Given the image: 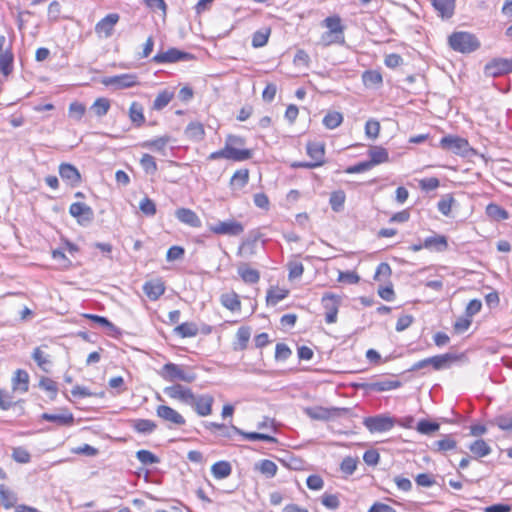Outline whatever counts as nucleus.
<instances>
[{
  "label": "nucleus",
  "instance_id": "36",
  "mask_svg": "<svg viewBox=\"0 0 512 512\" xmlns=\"http://www.w3.org/2000/svg\"><path fill=\"white\" fill-rule=\"evenodd\" d=\"M129 118L136 126H141L145 122L143 106L138 102H132L129 108Z\"/></svg>",
  "mask_w": 512,
  "mask_h": 512
},
{
  "label": "nucleus",
  "instance_id": "25",
  "mask_svg": "<svg viewBox=\"0 0 512 512\" xmlns=\"http://www.w3.org/2000/svg\"><path fill=\"white\" fill-rule=\"evenodd\" d=\"M14 55L11 49H6L0 54V72L5 76H9L13 71Z\"/></svg>",
  "mask_w": 512,
  "mask_h": 512
},
{
  "label": "nucleus",
  "instance_id": "34",
  "mask_svg": "<svg viewBox=\"0 0 512 512\" xmlns=\"http://www.w3.org/2000/svg\"><path fill=\"white\" fill-rule=\"evenodd\" d=\"M362 80L364 85L369 88L380 86L383 82L382 75L377 70L365 71L362 75Z\"/></svg>",
  "mask_w": 512,
  "mask_h": 512
},
{
  "label": "nucleus",
  "instance_id": "20",
  "mask_svg": "<svg viewBox=\"0 0 512 512\" xmlns=\"http://www.w3.org/2000/svg\"><path fill=\"white\" fill-rule=\"evenodd\" d=\"M12 388L14 391L25 393L29 388V375L25 370L18 369L12 378Z\"/></svg>",
  "mask_w": 512,
  "mask_h": 512
},
{
  "label": "nucleus",
  "instance_id": "59",
  "mask_svg": "<svg viewBox=\"0 0 512 512\" xmlns=\"http://www.w3.org/2000/svg\"><path fill=\"white\" fill-rule=\"evenodd\" d=\"M12 458L16 462L24 464V463H28L30 461L31 456L26 449H24L22 447H17V448L13 449Z\"/></svg>",
  "mask_w": 512,
  "mask_h": 512
},
{
  "label": "nucleus",
  "instance_id": "38",
  "mask_svg": "<svg viewBox=\"0 0 512 512\" xmlns=\"http://www.w3.org/2000/svg\"><path fill=\"white\" fill-rule=\"evenodd\" d=\"M174 97V92L169 90H163L158 93L156 96L154 102H153V109L154 110H162L164 107H166L170 101Z\"/></svg>",
  "mask_w": 512,
  "mask_h": 512
},
{
  "label": "nucleus",
  "instance_id": "15",
  "mask_svg": "<svg viewBox=\"0 0 512 512\" xmlns=\"http://www.w3.org/2000/svg\"><path fill=\"white\" fill-rule=\"evenodd\" d=\"M156 414L164 421L178 426H182L186 423L184 417L179 412L167 405H159L156 409Z\"/></svg>",
  "mask_w": 512,
  "mask_h": 512
},
{
  "label": "nucleus",
  "instance_id": "42",
  "mask_svg": "<svg viewBox=\"0 0 512 512\" xmlns=\"http://www.w3.org/2000/svg\"><path fill=\"white\" fill-rule=\"evenodd\" d=\"M343 122V115L337 111L328 112L323 118V125L327 129H335Z\"/></svg>",
  "mask_w": 512,
  "mask_h": 512
},
{
  "label": "nucleus",
  "instance_id": "3",
  "mask_svg": "<svg viewBox=\"0 0 512 512\" xmlns=\"http://www.w3.org/2000/svg\"><path fill=\"white\" fill-rule=\"evenodd\" d=\"M363 424L371 433H382L391 430L395 420L389 416L377 415L365 418Z\"/></svg>",
  "mask_w": 512,
  "mask_h": 512
},
{
  "label": "nucleus",
  "instance_id": "32",
  "mask_svg": "<svg viewBox=\"0 0 512 512\" xmlns=\"http://www.w3.org/2000/svg\"><path fill=\"white\" fill-rule=\"evenodd\" d=\"M304 413L313 420H327L331 416L330 410L321 406L306 407Z\"/></svg>",
  "mask_w": 512,
  "mask_h": 512
},
{
  "label": "nucleus",
  "instance_id": "1",
  "mask_svg": "<svg viewBox=\"0 0 512 512\" xmlns=\"http://www.w3.org/2000/svg\"><path fill=\"white\" fill-rule=\"evenodd\" d=\"M450 47L460 53H471L480 47V42L475 35L459 31L452 33L448 38Z\"/></svg>",
  "mask_w": 512,
  "mask_h": 512
},
{
  "label": "nucleus",
  "instance_id": "43",
  "mask_svg": "<svg viewBox=\"0 0 512 512\" xmlns=\"http://www.w3.org/2000/svg\"><path fill=\"white\" fill-rule=\"evenodd\" d=\"M323 25L330 31L331 33L336 34L337 36H343V27L341 25V19L339 16H330L327 17L323 21Z\"/></svg>",
  "mask_w": 512,
  "mask_h": 512
},
{
  "label": "nucleus",
  "instance_id": "10",
  "mask_svg": "<svg viewBox=\"0 0 512 512\" xmlns=\"http://www.w3.org/2000/svg\"><path fill=\"white\" fill-rule=\"evenodd\" d=\"M119 21L117 13H110L95 25V32L100 38H109L114 32V27Z\"/></svg>",
  "mask_w": 512,
  "mask_h": 512
},
{
  "label": "nucleus",
  "instance_id": "31",
  "mask_svg": "<svg viewBox=\"0 0 512 512\" xmlns=\"http://www.w3.org/2000/svg\"><path fill=\"white\" fill-rule=\"evenodd\" d=\"M307 154L314 160V162H319L321 166L323 164L325 154L324 144L309 142L307 144Z\"/></svg>",
  "mask_w": 512,
  "mask_h": 512
},
{
  "label": "nucleus",
  "instance_id": "17",
  "mask_svg": "<svg viewBox=\"0 0 512 512\" xmlns=\"http://www.w3.org/2000/svg\"><path fill=\"white\" fill-rule=\"evenodd\" d=\"M175 217L181 222L188 226L198 228L201 226V220L199 216L191 209L179 208L175 211Z\"/></svg>",
  "mask_w": 512,
  "mask_h": 512
},
{
  "label": "nucleus",
  "instance_id": "49",
  "mask_svg": "<svg viewBox=\"0 0 512 512\" xmlns=\"http://www.w3.org/2000/svg\"><path fill=\"white\" fill-rule=\"evenodd\" d=\"M140 165L148 174H155L158 167L153 156L150 154H143L140 159Z\"/></svg>",
  "mask_w": 512,
  "mask_h": 512
},
{
  "label": "nucleus",
  "instance_id": "27",
  "mask_svg": "<svg viewBox=\"0 0 512 512\" xmlns=\"http://www.w3.org/2000/svg\"><path fill=\"white\" fill-rule=\"evenodd\" d=\"M248 181H249V171H248V169H239L231 177V179H230V187L233 190H240L244 186H246Z\"/></svg>",
  "mask_w": 512,
  "mask_h": 512
},
{
  "label": "nucleus",
  "instance_id": "24",
  "mask_svg": "<svg viewBox=\"0 0 512 512\" xmlns=\"http://www.w3.org/2000/svg\"><path fill=\"white\" fill-rule=\"evenodd\" d=\"M368 155L370 157L369 161L373 167L382 163H386L389 160L388 151L381 146H373L370 148Z\"/></svg>",
  "mask_w": 512,
  "mask_h": 512
},
{
  "label": "nucleus",
  "instance_id": "30",
  "mask_svg": "<svg viewBox=\"0 0 512 512\" xmlns=\"http://www.w3.org/2000/svg\"><path fill=\"white\" fill-rule=\"evenodd\" d=\"M174 333L182 338L195 337L198 334V327L193 322H184L174 328Z\"/></svg>",
  "mask_w": 512,
  "mask_h": 512
},
{
  "label": "nucleus",
  "instance_id": "8",
  "mask_svg": "<svg viewBox=\"0 0 512 512\" xmlns=\"http://www.w3.org/2000/svg\"><path fill=\"white\" fill-rule=\"evenodd\" d=\"M214 403V398L209 394L202 395H193V401L190 402L189 406H191L194 411L200 417L209 416L212 413V406Z\"/></svg>",
  "mask_w": 512,
  "mask_h": 512
},
{
  "label": "nucleus",
  "instance_id": "56",
  "mask_svg": "<svg viewBox=\"0 0 512 512\" xmlns=\"http://www.w3.org/2000/svg\"><path fill=\"white\" fill-rule=\"evenodd\" d=\"M380 133V123L370 119L365 124V134L368 138L376 139Z\"/></svg>",
  "mask_w": 512,
  "mask_h": 512
},
{
  "label": "nucleus",
  "instance_id": "21",
  "mask_svg": "<svg viewBox=\"0 0 512 512\" xmlns=\"http://www.w3.org/2000/svg\"><path fill=\"white\" fill-rule=\"evenodd\" d=\"M220 303L226 309H228L232 312L240 311V309H241V302H240L239 296L234 291L223 293L220 296Z\"/></svg>",
  "mask_w": 512,
  "mask_h": 512
},
{
  "label": "nucleus",
  "instance_id": "33",
  "mask_svg": "<svg viewBox=\"0 0 512 512\" xmlns=\"http://www.w3.org/2000/svg\"><path fill=\"white\" fill-rule=\"evenodd\" d=\"M211 472L216 479H224L231 474L232 468L229 462L219 461L212 465Z\"/></svg>",
  "mask_w": 512,
  "mask_h": 512
},
{
  "label": "nucleus",
  "instance_id": "53",
  "mask_svg": "<svg viewBox=\"0 0 512 512\" xmlns=\"http://www.w3.org/2000/svg\"><path fill=\"white\" fill-rule=\"evenodd\" d=\"M39 386L50 393L51 400H54L56 398L58 387L57 383L54 380L47 377H43L39 382Z\"/></svg>",
  "mask_w": 512,
  "mask_h": 512
},
{
  "label": "nucleus",
  "instance_id": "52",
  "mask_svg": "<svg viewBox=\"0 0 512 512\" xmlns=\"http://www.w3.org/2000/svg\"><path fill=\"white\" fill-rule=\"evenodd\" d=\"M32 358L35 360L37 365L44 371H47V367L50 364V360L48 355L41 350V348L37 347L34 349Z\"/></svg>",
  "mask_w": 512,
  "mask_h": 512
},
{
  "label": "nucleus",
  "instance_id": "14",
  "mask_svg": "<svg viewBox=\"0 0 512 512\" xmlns=\"http://www.w3.org/2000/svg\"><path fill=\"white\" fill-rule=\"evenodd\" d=\"M59 175L63 181L72 187L78 186L81 182L80 172L72 164L62 163L59 166Z\"/></svg>",
  "mask_w": 512,
  "mask_h": 512
},
{
  "label": "nucleus",
  "instance_id": "18",
  "mask_svg": "<svg viewBox=\"0 0 512 512\" xmlns=\"http://www.w3.org/2000/svg\"><path fill=\"white\" fill-rule=\"evenodd\" d=\"M434 9L442 18H451L454 14L456 0H431Z\"/></svg>",
  "mask_w": 512,
  "mask_h": 512
},
{
  "label": "nucleus",
  "instance_id": "22",
  "mask_svg": "<svg viewBox=\"0 0 512 512\" xmlns=\"http://www.w3.org/2000/svg\"><path fill=\"white\" fill-rule=\"evenodd\" d=\"M41 418L49 422H54L59 426H69L72 425L74 422L73 414L70 412H65L61 414L43 413L41 415Z\"/></svg>",
  "mask_w": 512,
  "mask_h": 512
},
{
  "label": "nucleus",
  "instance_id": "51",
  "mask_svg": "<svg viewBox=\"0 0 512 512\" xmlns=\"http://www.w3.org/2000/svg\"><path fill=\"white\" fill-rule=\"evenodd\" d=\"M136 458L144 465H152L159 463V458L149 450L137 451Z\"/></svg>",
  "mask_w": 512,
  "mask_h": 512
},
{
  "label": "nucleus",
  "instance_id": "28",
  "mask_svg": "<svg viewBox=\"0 0 512 512\" xmlns=\"http://www.w3.org/2000/svg\"><path fill=\"white\" fill-rule=\"evenodd\" d=\"M430 360V364L435 370H442L448 368L456 360V357L453 354L446 353L430 357Z\"/></svg>",
  "mask_w": 512,
  "mask_h": 512
},
{
  "label": "nucleus",
  "instance_id": "47",
  "mask_svg": "<svg viewBox=\"0 0 512 512\" xmlns=\"http://www.w3.org/2000/svg\"><path fill=\"white\" fill-rule=\"evenodd\" d=\"M251 336V330L249 327H240L236 333L237 346L235 349L243 350L247 347V343Z\"/></svg>",
  "mask_w": 512,
  "mask_h": 512
},
{
  "label": "nucleus",
  "instance_id": "63",
  "mask_svg": "<svg viewBox=\"0 0 512 512\" xmlns=\"http://www.w3.org/2000/svg\"><path fill=\"white\" fill-rule=\"evenodd\" d=\"M292 351L284 343H278L275 348V358L277 360H286L290 357Z\"/></svg>",
  "mask_w": 512,
  "mask_h": 512
},
{
  "label": "nucleus",
  "instance_id": "54",
  "mask_svg": "<svg viewBox=\"0 0 512 512\" xmlns=\"http://www.w3.org/2000/svg\"><path fill=\"white\" fill-rule=\"evenodd\" d=\"M140 211L146 216H154L157 212L156 204L148 197H144L139 203Z\"/></svg>",
  "mask_w": 512,
  "mask_h": 512
},
{
  "label": "nucleus",
  "instance_id": "50",
  "mask_svg": "<svg viewBox=\"0 0 512 512\" xmlns=\"http://www.w3.org/2000/svg\"><path fill=\"white\" fill-rule=\"evenodd\" d=\"M456 445V441L449 436H446L444 439L435 441L433 443L434 450L438 452H446L449 450H453L454 448H456Z\"/></svg>",
  "mask_w": 512,
  "mask_h": 512
},
{
  "label": "nucleus",
  "instance_id": "44",
  "mask_svg": "<svg viewBox=\"0 0 512 512\" xmlns=\"http://www.w3.org/2000/svg\"><path fill=\"white\" fill-rule=\"evenodd\" d=\"M233 429L237 433L241 434L245 439L250 440V441L262 440V441L271 442V443H275L277 441L276 438H274L273 436L267 435V434L258 433V432H244L236 427H233Z\"/></svg>",
  "mask_w": 512,
  "mask_h": 512
},
{
  "label": "nucleus",
  "instance_id": "48",
  "mask_svg": "<svg viewBox=\"0 0 512 512\" xmlns=\"http://www.w3.org/2000/svg\"><path fill=\"white\" fill-rule=\"evenodd\" d=\"M109 108L110 102L106 98H97L91 107V109L98 117L106 115L109 111Z\"/></svg>",
  "mask_w": 512,
  "mask_h": 512
},
{
  "label": "nucleus",
  "instance_id": "29",
  "mask_svg": "<svg viewBox=\"0 0 512 512\" xmlns=\"http://www.w3.org/2000/svg\"><path fill=\"white\" fill-rule=\"evenodd\" d=\"M185 135L193 141H201L205 135L204 127L199 122H191L185 129Z\"/></svg>",
  "mask_w": 512,
  "mask_h": 512
},
{
  "label": "nucleus",
  "instance_id": "13",
  "mask_svg": "<svg viewBox=\"0 0 512 512\" xmlns=\"http://www.w3.org/2000/svg\"><path fill=\"white\" fill-rule=\"evenodd\" d=\"M512 71V61L507 59H494L485 65V74L497 77Z\"/></svg>",
  "mask_w": 512,
  "mask_h": 512
},
{
  "label": "nucleus",
  "instance_id": "9",
  "mask_svg": "<svg viewBox=\"0 0 512 512\" xmlns=\"http://www.w3.org/2000/svg\"><path fill=\"white\" fill-rule=\"evenodd\" d=\"M440 146L455 154H464L469 149V143L466 139L458 136H445L440 140Z\"/></svg>",
  "mask_w": 512,
  "mask_h": 512
},
{
  "label": "nucleus",
  "instance_id": "7",
  "mask_svg": "<svg viewBox=\"0 0 512 512\" xmlns=\"http://www.w3.org/2000/svg\"><path fill=\"white\" fill-rule=\"evenodd\" d=\"M164 394L169 398L177 400L185 405H189L193 401L194 393L189 387L181 384H174L165 387L163 390Z\"/></svg>",
  "mask_w": 512,
  "mask_h": 512
},
{
  "label": "nucleus",
  "instance_id": "39",
  "mask_svg": "<svg viewBox=\"0 0 512 512\" xmlns=\"http://www.w3.org/2000/svg\"><path fill=\"white\" fill-rule=\"evenodd\" d=\"M469 449L475 457H485L491 453L490 446L482 439L471 443Z\"/></svg>",
  "mask_w": 512,
  "mask_h": 512
},
{
  "label": "nucleus",
  "instance_id": "60",
  "mask_svg": "<svg viewBox=\"0 0 512 512\" xmlns=\"http://www.w3.org/2000/svg\"><path fill=\"white\" fill-rule=\"evenodd\" d=\"M454 202V199L452 196L447 195L444 198H442L438 204V210L445 216H448L451 212L452 204Z\"/></svg>",
  "mask_w": 512,
  "mask_h": 512
},
{
  "label": "nucleus",
  "instance_id": "61",
  "mask_svg": "<svg viewBox=\"0 0 512 512\" xmlns=\"http://www.w3.org/2000/svg\"><path fill=\"white\" fill-rule=\"evenodd\" d=\"M400 386L399 381H380L372 384V388L376 391H388L396 389Z\"/></svg>",
  "mask_w": 512,
  "mask_h": 512
},
{
  "label": "nucleus",
  "instance_id": "4",
  "mask_svg": "<svg viewBox=\"0 0 512 512\" xmlns=\"http://www.w3.org/2000/svg\"><path fill=\"white\" fill-rule=\"evenodd\" d=\"M341 298L333 293H325L321 299V303L325 309V321L333 324L337 321V314L340 306Z\"/></svg>",
  "mask_w": 512,
  "mask_h": 512
},
{
  "label": "nucleus",
  "instance_id": "55",
  "mask_svg": "<svg viewBox=\"0 0 512 512\" xmlns=\"http://www.w3.org/2000/svg\"><path fill=\"white\" fill-rule=\"evenodd\" d=\"M417 431L421 434L429 435L439 429V424L427 420H421L417 424Z\"/></svg>",
  "mask_w": 512,
  "mask_h": 512
},
{
  "label": "nucleus",
  "instance_id": "45",
  "mask_svg": "<svg viewBox=\"0 0 512 512\" xmlns=\"http://www.w3.org/2000/svg\"><path fill=\"white\" fill-rule=\"evenodd\" d=\"M256 468L266 477L272 478L277 473V465L271 460H262L256 464Z\"/></svg>",
  "mask_w": 512,
  "mask_h": 512
},
{
  "label": "nucleus",
  "instance_id": "40",
  "mask_svg": "<svg viewBox=\"0 0 512 512\" xmlns=\"http://www.w3.org/2000/svg\"><path fill=\"white\" fill-rule=\"evenodd\" d=\"M288 295V290L278 287L271 288L267 292L266 301L268 305H276Z\"/></svg>",
  "mask_w": 512,
  "mask_h": 512
},
{
  "label": "nucleus",
  "instance_id": "2",
  "mask_svg": "<svg viewBox=\"0 0 512 512\" xmlns=\"http://www.w3.org/2000/svg\"><path fill=\"white\" fill-rule=\"evenodd\" d=\"M161 376L167 381H182L192 383L196 380L197 375L192 369H186L175 363H166L160 372Z\"/></svg>",
  "mask_w": 512,
  "mask_h": 512
},
{
  "label": "nucleus",
  "instance_id": "58",
  "mask_svg": "<svg viewBox=\"0 0 512 512\" xmlns=\"http://www.w3.org/2000/svg\"><path fill=\"white\" fill-rule=\"evenodd\" d=\"M86 108L82 103L73 102L69 105V116L80 120L85 114Z\"/></svg>",
  "mask_w": 512,
  "mask_h": 512
},
{
  "label": "nucleus",
  "instance_id": "37",
  "mask_svg": "<svg viewBox=\"0 0 512 512\" xmlns=\"http://www.w3.org/2000/svg\"><path fill=\"white\" fill-rule=\"evenodd\" d=\"M169 136H161L143 143V147L165 154V148L170 142Z\"/></svg>",
  "mask_w": 512,
  "mask_h": 512
},
{
  "label": "nucleus",
  "instance_id": "35",
  "mask_svg": "<svg viewBox=\"0 0 512 512\" xmlns=\"http://www.w3.org/2000/svg\"><path fill=\"white\" fill-rule=\"evenodd\" d=\"M486 214L495 221L506 220L509 217L508 212L495 203H490L486 206Z\"/></svg>",
  "mask_w": 512,
  "mask_h": 512
},
{
  "label": "nucleus",
  "instance_id": "46",
  "mask_svg": "<svg viewBox=\"0 0 512 512\" xmlns=\"http://www.w3.org/2000/svg\"><path fill=\"white\" fill-rule=\"evenodd\" d=\"M345 199L346 196L342 190L333 192L329 199L332 210L335 212H340L344 207Z\"/></svg>",
  "mask_w": 512,
  "mask_h": 512
},
{
  "label": "nucleus",
  "instance_id": "12",
  "mask_svg": "<svg viewBox=\"0 0 512 512\" xmlns=\"http://www.w3.org/2000/svg\"><path fill=\"white\" fill-rule=\"evenodd\" d=\"M192 56L189 53L182 52L176 48H170L165 52H158L152 60L155 63L163 64V63H175L182 60L191 59Z\"/></svg>",
  "mask_w": 512,
  "mask_h": 512
},
{
  "label": "nucleus",
  "instance_id": "16",
  "mask_svg": "<svg viewBox=\"0 0 512 512\" xmlns=\"http://www.w3.org/2000/svg\"><path fill=\"white\" fill-rule=\"evenodd\" d=\"M143 291L150 300L156 301L165 292L164 282L161 279L147 281L143 285Z\"/></svg>",
  "mask_w": 512,
  "mask_h": 512
},
{
  "label": "nucleus",
  "instance_id": "57",
  "mask_svg": "<svg viewBox=\"0 0 512 512\" xmlns=\"http://www.w3.org/2000/svg\"><path fill=\"white\" fill-rule=\"evenodd\" d=\"M269 34V30L255 32L252 37V46L258 48L266 45Z\"/></svg>",
  "mask_w": 512,
  "mask_h": 512
},
{
  "label": "nucleus",
  "instance_id": "19",
  "mask_svg": "<svg viewBox=\"0 0 512 512\" xmlns=\"http://www.w3.org/2000/svg\"><path fill=\"white\" fill-rule=\"evenodd\" d=\"M129 424L134 431L143 435L151 434L157 428V424L149 419H132Z\"/></svg>",
  "mask_w": 512,
  "mask_h": 512
},
{
  "label": "nucleus",
  "instance_id": "41",
  "mask_svg": "<svg viewBox=\"0 0 512 512\" xmlns=\"http://www.w3.org/2000/svg\"><path fill=\"white\" fill-rule=\"evenodd\" d=\"M238 273L242 280L246 283L255 284L260 279V274L257 270L249 268L247 266H241L238 268Z\"/></svg>",
  "mask_w": 512,
  "mask_h": 512
},
{
  "label": "nucleus",
  "instance_id": "64",
  "mask_svg": "<svg viewBox=\"0 0 512 512\" xmlns=\"http://www.w3.org/2000/svg\"><path fill=\"white\" fill-rule=\"evenodd\" d=\"M306 484L309 489L311 490H321L324 486V481L319 475H310L307 480Z\"/></svg>",
  "mask_w": 512,
  "mask_h": 512
},
{
  "label": "nucleus",
  "instance_id": "11",
  "mask_svg": "<svg viewBox=\"0 0 512 512\" xmlns=\"http://www.w3.org/2000/svg\"><path fill=\"white\" fill-rule=\"evenodd\" d=\"M69 213L76 218L81 225L90 223L94 217L92 208L82 202L72 203L69 208Z\"/></svg>",
  "mask_w": 512,
  "mask_h": 512
},
{
  "label": "nucleus",
  "instance_id": "5",
  "mask_svg": "<svg viewBox=\"0 0 512 512\" xmlns=\"http://www.w3.org/2000/svg\"><path fill=\"white\" fill-rule=\"evenodd\" d=\"M210 231L217 235L238 236L244 231V227L240 222L229 219L211 225Z\"/></svg>",
  "mask_w": 512,
  "mask_h": 512
},
{
  "label": "nucleus",
  "instance_id": "6",
  "mask_svg": "<svg viewBox=\"0 0 512 512\" xmlns=\"http://www.w3.org/2000/svg\"><path fill=\"white\" fill-rule=\"evenodd\" d=\"M102 83L106 86H112L115 89H126L136 86L139 82L137 75L125 73L106 77L103 79Z\"/></svg>",
  "mask_w": 512,
  "mask_h": 512
},
{
  "label": "nucleus",
  "instance_id": "23",
  "mask_svg": "<svg viewBox=\"0 0 512 512\" xmlns=\"http://www.w3.org/2000/svg\"><path fill=\"white\" fill-rule=\"evenodd\" d=\"M423 246L425 249L442 252L447 249L448 243L445 236L436 235L427 237L423 242Z\"/></svg>",
  "mask_w": 512,
  "mask_h": 512
},
{
  "label": "nucleus",
  "instance_id": "26",
  "mask_svg": "<svg viewBox=\"0 0 512 512\" xmlns=\"http://www.w3.org/2000/svg\"><path fill=\"white\" fill-rule=\"evenodd\" d=\"M227 160L235 162L245 161L252 157V151L245 148L226 147Z\"/></svg>",
  "mask_w": 512,
  "mask_h": 512
},
{
  "label": "nucleus",
  "instance_id": "62",
  "mask_svg": "<svg viewBox=\"0 0 512 512\" xmlns=\"http://www.w3.org/2000/svg\"><path fill=\"white\" fill-rule=\"evenodd\" d=\"M440 182L436 177L424 178L420 180L419 186L422 190L432 191L439 187Z\"/></svg>",
  "mask_w": 512,
  "mask_h": 512
}]
</instances>
